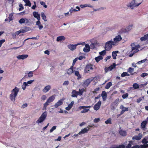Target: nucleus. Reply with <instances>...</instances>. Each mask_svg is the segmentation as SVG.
Returning a JSON list of instances; mask_svg holds the SVG:
<instances>
[{"instance_id": "nucleus-34", "label": "nucleus", "mask_w": 148, "mask_h": 148, "mask_svg": "<svg viewBox=\"0 0 148 148\" xmlns=\"http://www.w3.org/2000/svg\"><path fill=\"white\" fill-rule=\"evenodd\" d=\"M112 85V84L111 82H108L107 84H106V86H105V88L106 89H109L110 86H111Z\"/></svg>"}, {"instance_id": "nucleus-21", "label": "nucleus", "mask_w": 148, "mask_h": 148, "mask_svg": "<svg viewBox=\"0 0 148 148\" xmlns=\"http://www.w3.org/2000/svg\"><path fill=\"white\" fill-rule=\"evenodd\" d=\"M51 87L50 86H47L42 90V91L43 92L46 93L51 89Z\"/></svg>"}, {"instance_id": "nucleus-37", "label": "nucleus", "mask_w": 148, "mask_h": 148, "mask_svg": "<svg viewBox=\"0 0 148 148\" xmlns=\"http://www.w3.org/2000/svg\"><path fill=\"white\" fill-rule=\"evenodd\" d=\"M73 72V69H69L67 71V73L69 75L71 74Z\"/></svg>"}, {"instance_id": "nucleus-49", "label": "nucleus", "mask_w": 148, "mask_h": 148, "mask_svg": "<svg viewBox=\"0 0 148 148\" xmlns=\"http://www.w3.org/2000/svg\"><path fill=\"white\" fill-rule=\"evenodd\" d=\"M144 99V96H143L141 97H140L138 99H137V100H136V102L138 103H139L143 100V99Z\"/></svg>"}, {"instance_id": "nucleus-22", "label": "nucleus", "mask_w": 148, "mask_h": 148, "mask_svg": "<svg viewBox=\"0 0 148 148\" xmlns=\"http://www.w3.org/2000/svg\"><path fill=\"white\" fill-rule=\"evenodd\" d=\"M140 40L142 41H144L148 40V34L145 35L143 37L140 38Z\"/></svg>"}, {"instance_id": "nucleus-18", "label": "nucleus", "mask_w": 148, "mask_h": 148, "mask_svg": "<svg viewBox=\"0 0 148 148\" xmlns=\"http://www.w3.org/2000/svg\"><path fill=\"white\" fill-rule=\"evenodd\" d=\"M90 47L88 44H86L85 47L83 49L84 51L85 52H89L90 50Z\"/></svg>"}, {"instance_id": "nucleus-46", "label": "nucleus", "mask_w": 148, "mask_h": 148, "mask_svg": "<svg viewBox=\"0 0 148 148\" xmlns=\"http://www.w3.org/2000/svg\"><path fill=\"white\" fill-rule=\"evenodd\" d=\"M49 103L47 102V101L44 104V107L43 110H46V107H47V106L49 105Z\"/></svg>"}, {"instance_id": "nucleus-43", "label": "nucleus", "mask_w": 148, "mask_h": 148, "mask_svg": "<svg viewBox=\"0 0 148 148\" xmlns=\"http://www.w3.org/2000/svg\"><path fill=\"white\" fill-rule=\"evenodd\" d=\"M106 124H111V119L110 118H109L105 122Z\"/></svg>"}, {"instance_id": "nucleus-6", "label": "nucleus", "mask_w": 148, "mask_h": 148, "mask_svg": "<svg viewBox=\"0 0 148 148\" xmlns=\"http://www.w3.org/2000/svg\"><path fill=\"white\" fill-rule=\"evenodd\" d=\"M141 3H140L138 4L136 3V1L135 0H133L130 3V7L133 9V7H134L136 6H138L139 5H140Z\"/></svg>"}, {"instance_id": "nucleus-50", "label": "nucleus", "mask_w": 148, "mask_h": 148, "mask_svg": "<svg viewBox=\"0 0 148 148\" xmlns=\"http://www.w3.org/2000/svg\"><path fill=\"white\" fill-rule=\"evenodd\" d=\"M134 68L131 67H130L128 69V71L130 73H132L134 71Z\"/></svg>"}, {"instance_id": "nucleus-56", "label": "nucleus", "mask_w": 148, "mask_h": 148, "mask_svg": "<svg viewBox=\"0 0 148 148\" xmlns=\"http://www.w3.org/2000/svg\"><path fill=\"white\" fill-rule=\"evenodd\" d=\"M19 7H20V8L18 10L19 11L24 9V7L21 4H19Z\"/></svg>"}, {"instance_id": "nucleus-58", "label": "nucleus", "mask_w": 148, "mask_h": 148, "mask_svg": "<svg viewBox=\"0 0 148 148\" xmlns=\"http://www.w3.org/2000/svg\"><path fill=\"white\" fill-rule=\"evenodd\" d=\"M147 60V59H144L143 60H142L140 61H139L138 62V63L139 64H140L144 62H145Z\"/></svg>"}, {"instance_id": "nucleus-52", "label": "nucleus", "mask_w": 148, "mask_h": 148, "mask_svg": "<svg viewBox=\"0 0 148 148\" xmlns=\"http://www.w3.org/2000/svg\"><path fill=\"white\" fill-rule=\"evenodd\" d=\"M119 98L116 99L114 101V102L113 103L114 104V106H116V105L119 102Z\"/></svg>"}, {"instance_id": "nucleus-53", "label": "nucleus", "mask_w": 148, "mask_h": 148, "mask_svg": "<svg viewBox=\"0 0 148 148\" xmlns=\"http://www.w3.org/2000/svg\"><path fill=\"white\" fill-rule=\"evenodd\" d=\"M56 126H53L50 130V132L51 133L54 130H55L56 129Z\"/></svg>"}, {"instance_id": "nucleus-39", "label": "nucleus", "mask_w": 148, "mask_h": 148, "mask_svg": "<svg viewBox=\"0 0 148 148\" xmlns=\"http://www.w3.org/2000/svg\"><path fill=\"white\" fill-rule=\"evenodd\" d=\"M91 107L90 106H80L79 107V110H81L82 109L86 108H90Z\"/></svg>"}, {"instance_id": "nucleus-16", "label": "nucleus", "mask_w": 148, "mask_h": 148, "mask_svg": "<svg viewBox=\"0 0 148 148\" xmlns=\"http://www.w3.org/2000/svg\"><path fill=\"white\" fill-rule=\"evenodd\" d=\"M140 46L138 45H136L133 47H132V51H134V53H136L138 51V48Z\"/></svg>"}, {"instance_id": "nucleus-32", "label": "nucleus", "mask_w": 148, "mask_h": 148, "mask_svg": "<svg viewBox=\"0 0 148 148\" xmlns=\"http://www.w3.org/2000/svg\"><path fill=\"white\" fill-rule=\"evenodd\" d=\"M75 76L78 77V79L81 77V75L79 74V72L77 71H75Z\"/></svg>"}, {"instance_id": "nucleus-62", "label": "nucleus", "mask_w": 148, "mask_h": 148, "mask_svg": "<svg viewBox=\"0 0 148 148\" xmlns=\"http://www.w3.org/2000/svg\"><path fill=\"white\" fill-rule=\"evenodd\" d=\"M111 108L112 110H114L116 109L115 106H114V104L113 103L111 105Z\"/></svg>"}, {"instance_id": "nucleus-55", "label": "nucleus", "mask_w": 148, "mask_h": 148, "mask_svg": "<svg viewBox=\"0 0 148 148\" xmlns=\"http://www.w3.org/2000/svg\"><path fill=\"white\" fill-rule=\"evenodd\" d=\"M148 75V73H143L140 75V76L143 77H145L147 76Z\"/></svg>"}, {"instance_id": "nucleus-54", "label": "nucleus", "mask_w": 148, "mask_h": 148, "mask_svg": "<svg viewBox=\"0 0 148 148\" xmlns=\"http://www.w3.org/2000/svg\"><path fill=\"white\" fill-rule=\"evenodd\" d=\"M128 95V94L127 93H126L125 94H124L122 96V97L123 99H125L127 97Z\"/></svg>"}, {"instance_id": "nucleus-13", "label": "nucleus", "mask_w": 148, "mask_h": 148, "mask_svg": "<svg viewBox=\"0 0 148 148\" xmlns=\"http://www.w3.org/2000/svg\"><path fill=\"white\" fill-rule=\"evenodd\" d=\"M33 14L34 17L36 18L38 20H40V16L39 14L38 13V12H34Z\"/></svg>"}, {"instance_id": "nucleus-44", "label": "nucleus", "mask_w": 148, "mask_h": 148, "mask_svg": "<svg viewBox=\"0 0 148 148\" xmlns=\"http://www.w3.org/2000/svg\"><path fill=\"white\" fill-rule=\"evenodd\" d=\"M130 74H128L127 72H123L121 74V76L122 77H125V76H130Z\"/></svg>"}, {"instance_id": "nucleus-1", "label": "nucleus", "mask_w": 148, "mask_h": 148, "mask_svg": "<svg viewBox=\"0 0 148 148\" xmlns=\"http://www.w3.org/2000/svg\"><path fill=\"white\" fill-rule=\"evenodd\" d=\"M19 91V89L17 87H15L11 91L12 93L10 95V98L12 101H14L15 100V98Z\"/></svg>"}, {"instance_id": "nucleus-4", "label": "nucleus", "mask_w": 148, "mask_h": 148, "mask_svg": "<svg viewBox=\"0 0 148 148\" xmlns=\"http://www.w3.org/2000/svg\"><path fill=\"white\" fill-rule=\"evenodd\" d=\"M94 79V78L92 77L86 79L83 83V86L85 87H87L90 84L92 81Z\"/></svg>"}, {"instance_id": "nucleus-26", "label": "nucleus", "mask_w": 148, "mask_h": 148, "mask_svg": "<svg viewBox=\"0 0 148 148\" xmlns=\"http://www.w3.org/2000/svg\"><path fill=\"white\" fill-rule=\"evenodd\" d=\"M103 59V57L101 56H99L95 58V60L96 61L98 62H99L101 60H102Z\"/></svg>"}, {"instance_id": "nucleus-10", "label": "nucleus", "mask_w": 148, "mask_h": 148, "mask_svg": "<svg viewBox=\"0 0 148 148\" xmlns=\"http://www.w3.org/2000/svg\"><path fill=\"white\" fill-rule=\"evenodd\" d=\"M142 136V134L141 133H139L137 136H133L132 138V139L133 140H139L141 139Z\"/></svg>"}, {"instance_id": "nucleus-23", "label": "nucleus", "mask_w": 148, "mask_h": 148, "mask_svg": "<svg viewBox=\"0 0 148 148\" xmlns=\"http://www.w3.org/2000/svg\"><path fill=\"white\" fill-rule=\"evenodd\" d=\"M65 40V38L63 36H60L57 38L56 40L58 41H59L64 40Z\"/></svg>"}, {"instance_id": "nucleus-63", "label": "nucleus", "mask_w": 148, "mask_h": 148, "mask_svg": "<svg viewBox=\"0 0 148 148\" xmlns=\"http://www.w3.org/2000/svg\"><path fill=\"white\" fill-rule=\"evenodd\" d=\"M117 145H113L111 146L109 148H118Z\"/></svg>"}, {"instance_id": "nucleus-36", "label": "nucleus", "mask_w": 148, "mask_h": 148, "mask_svg": "<svg viewBox=\"0 0 148 148\" xmlns=\"http://www.w3.org/2000/svg\"><path fill=\"white\" fill-rule=\"evenodd\" d=\"M133 87L134 89H137L139 88L138 84L137 83H135L133 85Z\"/></svg>"}, {"instance_id": "nucleus-29", "label": "nucleus", "mask_w": 148, "mask_h": 148, "mask_svg": "<svg viewBox=\"0 0 148 148\" xmlns=\"http://www.w3.org/2000/svg\"><path fill=\"white\" fill-rule=\"evenodd\" d=\"M118 51H113L112 53V56L113 59H116V56H117V53L118 52Z\"/></svg>"}, {"instance_id": "nucleus-45", "label": "nucleus", "mask_w": 148, "mask_h": 148, "mask_svg": "<svg viewBox=\"0 0 148 148\" xmlns=\"http://www.w3.org/2000/svg\"><path fill=\"white\" fill-rule=\"evenodd\" d=\"M83 109V110L81 112V113H84L87 112L90 110L89 109H86V108Z\"/></svg>"}, {"instance_id": "nucleus-5", "label": "nucleus", "mask_w": 148, "mask_h": 148, "mask_svg": "<svg viewBox=\"0 0 148 148\" xmlns=\"http://www.w3.org/2000/svg\"><path fill=\"white\" fill-rule=\"evenodd\" d=\"M93 69L92 65L91 64H87L84 69V72L85 73H88L90 71V70H92Z\"/></svg>"}, {"instance_id": "nucleus-2", "label": "nucleus", "mask_w": 148, "mask_h": 148, "mask_svg": "<svg viewBox=\"0 0 148 148\" xmlns=\"http://www.w3.org/2000/svg\"><path fill=\"white\" fill-rule=\"evenodd\" d=\"M116 42L111 40L107 42L105 44V50L107 51H109L112 48V45H115Z\"/></svg>"}, {"instance_id": "nucleus-8", "label": "nucleus", "mask_w": 148, "mask_h": 148, "mask_svg": "<svg viewBox=\"0 0 148 148\" xmlns=\"http://www.w3.org/2000/svg\"><path fill=\"white\" fill-rule=\"evenodd\" d=\"M80 44L78 43L75 45L70 44L68 46V48L71 50H73L76 48L77 46L78 45H79Z\"/></svg>"}, {"instance_id": "nucleus-17", "label": "nucleus", "mask_w": 148, "mask_h": 148, "mask_svg": "<svg viewBox=\"0 0 148 148\" xmlns=\"http://www.w3.org/2000/svg\"><path fill=\"white\" fill-rule=\"evenodd\" d=\"M74 103V102L73 101H72L71 103L68 105V107L66 108V109L68 111L73 106Z\"/></svg>"}, {"instance_id": "nucleus-42", "label": "nucleus", "mask_w": 148, "mask_h": 148, "mask_svg": "<svg viewBox=\"0 0 148 148\" xmlns=\"http://www.w3.org/2000/svg\"><path fill=\"white\" fill-rule=\"evenodd\" d=\"M84 91V88L79 89V92H77L78 95H82Z\"/></svg>"}, {"instance_id": "nucleus-38", "label": "nucleus", "mask_w": 148, "mask_h": 148, "mask_svg": "<svg viewBox=\"0 0 148 148\" xmlns=\"http://www.w3.org/2000/svg\"><path fill=\"white\" fill-rule=\"evenodd\" d=\"M24 2L26 3L25 5L28 6L29 7L31 6V3L29 0H26Z\"/></svg>"}, {"instance_id": "nucleus-19", "label": "nucleus", "mask_w": 148, "mask_h": 148, "mask_svg": "<svg viewBox=\"0 0 148 148\" xmlns=\"http://www.w3.org/2000/svg\"><path fill=\"white\" fill-rule=\"evenodd\" d=\"M55 95H53L52 96L49 97L47 99V101L49 103H50L52 102L55 99Z\"/></svg>"}, {"instance_id": "nucleus-27", "label": "nucleus", "mask_w": 148, "mask_h": 148, "mask_svg": "<svg viewBox=\"0 0 148 148\" xmlns=\"http://www.w3.org/2000/svg\"><path fill=\"white\" fill-rule=\"evenodd\" d=\"M33 73L32 71H30L28 73V76H27L26 75H25L24 77L23 78H27L28 77H32L33 76Z\"/></svg>"}, {"instance_id": "nucleus-47", "label": "nucleus", "mask_w": 148, "mask_h": 148, "mask_svg": "<svg viewBox=\"0 0 148 148\" xmlns=\"http://www.w3.org/2000/svg\"><path fill=\"white\" fill-rule=\"evenodd\" d=\"M19 22L20 24L24 23L25 22V18H22L19 21Z\"/></svg>"}, {"instance_id": "nucleus-31", "label": "nucleus", "mask_w": 148, "mask_h": 148, "mask_svg": "<svg viewBox=\"0 0 148 148\" xmlns=\"http://www.w3.org/2000/svg\"><path fill=\"white\" fill-rule=\"evenodd\" d=\"M119 133L121 135L125 136L126 135V132L125 131L123 130H120L119 132Z\"/></svg>"}, {"instance_id": "nucleus-40", "label": "nucleus", "mask_w": 148, "mask_h": 148, "mask_svg": "<svg viewBox=\"0 0 148 148\" xmlns=\"http://www.w3.org/2000/svg\"><path fill=\"white\" fill-rule=\"evenodd\" d=\"M27 86V82H24L23 83V84L22 86V89L23 90H25Z\"/></svg>"}, {"instance_id": "nucleus-25", "label": "nucleus", "mask_w": 148, "mask_h": 148, "mask_svg": "<svg viewBox=\"0 0 148 148\" xmlns=\"http://www.w3.org/2000/svg\"><path fill=\"white\" fill-rule=\"evenodd\" d=\"M36 25L38 26L40 29H41L43 28V26L41 24L40 20H38L36 22Z\"/></svg>"}, {"instance_id": "nucleus-3", "label": "nucleus", "mask_w": 148, "mask_h": 148, "mask_svg": "<svg viewBox=\"0 0 148 148\" xmlns=\"http://www.w3.org/2000/svg\"><path fill=\"white\" fill-rule=\"evenodd\" d=\"M47 116V113L46 112L43 113L38 119L36 121V123L39 124L43 122Z\"/></svg>"}, {"instance_id": "nucleus-24", "label": "nucleus", "mask_w": 148, "mask_h": 148, "mask_svg": "<svg viewBox=\"0 0 148 148\" xmlns=\"http://www.w3.org/2000/svg\"><path fill=\"white\" fill-rule=\"evenodd\" d=\"M72 94L71 97H76L78 95L77 92L75 90H74L72 91Z\"/></svg>"}, {"instance_id": "nucleus-30", "label": "nucleus", "mask_w": 148, "mask_h": 148, "mask_svg": "<svg viewBox=\"0 0 148 148\" xmlns=\"http://www.w3.org/2000/svg\"><path fill=\"white\" fill-rule=\"evenodd\" d=\"M116 66L115 63H114L112 65H111L109 67H108L107 69H109L110 71H111L114 68H115Z\"/></svg>"}, {"instance_id": "nucleus-41", "label": "nucleus", "mask_w": 148, "mask_h": 148, "mask_svg": "<svg viewBox=\"0 0 148 148\" xmlns=\"http://www.w3.org/2000/svg\"><path fill=\"white\" fill-rule=\"evenodd\" d=\"M99 87L96 88L93 91H92L93 93L95 94H97L98 93V91L99 90Z\"/></svg>"}, {"instance_id": "nucleus-35", "label": "nucleus", "mask_w": 148, "mask_h": 148, "mask_svg": "<svg viewBox=\"0 0 148 148\" xmlns=\"http://www.w3.org/2000/svg\"><path fill=\"white\" fill-rule=\"evenodd\" d=\"M133 25H129L125 28V30L126 32H128L131 30L132 27Z\"/></svg>"}, {"instance_id": "nucleus-14", "label": "nucleus", "mask_w": 148, "mask_h": 148, "mask_svg": "<svg viewBox=\"0 0 148 148\" xmlns=\"http://www.w3.org/2000/svg\"><path fill=\"white\" fill-rule=\"evenodd\" d=\"M63 103L62 100V99L59 100L58 102L55 103L54 107L56 108H58L59 106L62 105Z\"/></svg>"}, {"instance_id": "nucleus-60", "label": "nucleus", "mask_w": 148, "mask_h": 148, "mask_svg": "<svg viewBox=\"0 0 148 148\" xmlns=\"http://www.w3.org/2000/svg\"><path fill=\"white\" fill-rule=\"evenodd\" d=\"M80 7L81 8H83L86 7H90V6L88 4H86L84 5H80Z\"/></svg>"}, {"instance_id": "nucleus-51", "label": "nucleus", "mask_w": 148, "mask_h": 148, "mask_svg": "<svg viewBox=\"0 0 148 148\" xmlns=\"http://www.w3.org/2000/svg\"><path fill=\"white\" fill-rule=\"evenodd\" d=\"M120 108L123 109V110H126V111H128L129 110L128 108H125L123 106V105H121L120 106Z\"/></svg>"}, {"instance_id": "nucleus-61", "label": "nucleus", "mask_w": 148, "mask_h": 148, "mask_svg": "<svg viewBox=\"0 0 148 148\" xmlns=\"http://www.w3.org/2000/svg\"><path fill=\"white\" fill-rule=\"evenodd\" d=\"M100 121V119L99 118H95L94 120V121L95 123H98Z\"/></svg>"}, {"instance_id": "nucleus-12", "label": "nucleus", "mask_w": 148, "mask_h": 148, "mask_svg": "<svg viewBox=\"0 0 148 148\" xmlns=\"http://www.w3.org/2000/svg\"><path fill=\"white\" fill-rule=\"evenodd\" d=\"M148 121H144L141 123L140 126L142 129L144 130H145L144 128L146 126L147 124Z\"/></svg>"}, {"instance_id": "nucleus-15", "label": "nucleus", "mask_w": 148, "mask_h": 148, "mask_svg": "<svg viewBox=\"0 0 148 148\" xmlns=\"http://www.w3.org/2000/svg\"><path fill=\"white\" fill-rule=\"evenodd\" d=\"M101 96L102 97L103 100V101H105L106 100L107 97V94L105 91H103L101 94Z\"/></svg>"}, {"instance_id": "nucleus-11", "label": "nucleus", "mask_w": 148, "mask_h": 148, "mask_svg": "<svg viewBox=\"0 0 148 148\" xmlns=\"http://www.w3.org/2000/svg\"><path fill=\"white\" fill-rule=\"evenodd\" d=\"M28 57V55L27 54H23L21 55H18L17 56L16 58L19 60L24 59Z\"/></svg>"}, {"instance_id": "nucleus-28", "label": "nucleus", "mask_w": 148, "mask_h": 148, "mask_svg": "<svg viewBox=\"0 0 148 148\" xmlns=\"http://www.w3.org/2000/svg\"><path fill=\"white\" fill-rule=\"evenodd\" d=\"M40 15L42 19L45 21H47V17L45 14L43 12H41Z\"/></svg>"}, {"instance_id": "nucleus-7", "label": "nucleus", "mask_w": 148, "mask_h": 148, "mask_svg": "<svg viewBox=\"0 0 148 148\" xmlns=\"http://www.w3.org/2000/svg\"><path fill=\"white\" fill-rule=\"evenodd\" d=\"M101 104V101H99L94 106L93 108L94 110H98L100 107Z\"/></svg>"}, {"instance_id": "nucleus-57", "label": "nucleus", "mask_w": 148, "mask_h": 148, "mask_svg": "<svg viewBox=\"0 0 148 148\" xmlns=\"http://www.w3.org/2000/svg\"><path fill=\"white\" fill-rule=\"evenodd\" d=\"M148 147V144H145L143 145H141L140 148H146Z\"/></svg>"}, {"instance_id": "nucleus-9", "label": "nucleus", "mask_w": 148, "mask_h": 148, "mask_svg": "<svg viewBox=\"0 0 148 148\" xmlns=\"http://www.w3.org/2000/svg\"><path fill=\"white\" fill-rule=\"evenodd\" d=\"M90 130V128L87 127V128H84L82 129L80 132H79L78 134L80 135L81 134H84L88 132V131Z\"/></svg>"}, {"instance_id": "nucleus-20", "label": "nucleus", "mask_w": 148, "mask_h": 148, "mask_svg": "<svg viewBox=\"0 0 148 148\" xmlns=\"http://www.w3.org/2000/svg\"><path fill=\"white\" fill-rule=\"evenodd\" d=\"M122 39V38L120 35L116 36L114 39V42H119L121 41Z\"/></svg>"}, {"instance_id": "nucleus-59", "label": "nucleus", "mask_w": 148, "mask_h": 148, "mask_svg": "<svg viewBox=\"0 0 148 148\" xmlns=\"http://www.w3.org/2000/svg\"><path fill=\"white\" fill-rule=\"evenodd\" d=\"M118 148H125V146L124 145L122 144L117 146Z\"/></svg>"}, {"instance_id": "nucleus-33", "label": "nucleus", "mask_w": 148, "mask_h": 148, "mask_svg": "<svg viewBox=\"0 0 148 148\" xmlns=\"http://www.w3.org/2000/svg\"><path fill=\"white\" fill-rule=\"evenodd\" d=\"M148 139V136H146L145 138H144L142 140V143H143L146 144L148 143V141L147 140V139Z\"/></svg>"}, {"instance_id": "nucleus-64", "label": "nucleus", "mask_w": 148, "mask_h": 148, "mask_svg": "<svg viewBox=\"0 0 148 148\" xmlns=\"http://www.w3.org/2000/svg\"><path fill=\"white\" fill-rule=\"evenodd\" d=\"M46 98L47 97L45 95H42L41 97V99L43 100H45Z\"/></svg>"}, {"instance_id": "nucleus-48", "label": "nucleus", "mask_w": 148, "mask_h": 148, "mask_svg": "<svg viewBox=\"0 0 148 148\" xmlns=\"http://www.w3.org/2000/svg\"><path fill=\"white\" fill-rule=\"evenodd\" d=\"M106 50H104L101 51L99 53V54L102 56H104L106 54Z\"/></svg>"}]
</instances>
